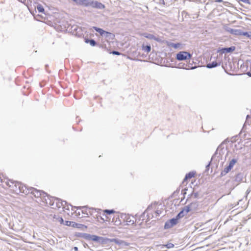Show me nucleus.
I'll return each mask as SVG.
<instances>
[{
  "label": "nucleus",
  "instance_id": "2f4dec72",
  "mask_svg": "<svg viewBox=\"0 0 251 251\" xmlns=\"http://www.w3.org/2000/svg\"><path fill=\"white\" fill-rule=\"evenodd\" d=\"M250 118V116H249V115H247V119H249V118Z\"/></svg>",
  "mask_w": 251,
  "mask_h": 251
},
{
  "label": "nucleus",
  "instance_id": "a211bd4d",
  "mask_svg": "<svg viewBox=\"0 0 251 251\" xmlns=\"http://www.w3.org/2000/svg\"><path fill=\"white\" fill-rule=\"evenodd\" d=\"M161 249H163L164 247H166L167 249L173 248L174 247V245L172 243H168L166 245H161Z\"/></svg>",
  "mask_w": 251,
  "mask_h": 251
},
{
  "label": "nucleus",
  "instance_id": "2eb2a0df",
  "mask_svg": "<svg viewBox=\"0 0 251 251\" xmlns=\"http://www.w3.org/2000/svg\"><path fill=\"white\" fill-rule=\"evenodd\" d=\"M191 207L188 205L185 206L181 211L186 215L191 211Z\"/></svg>",
  "mask_w": 251,
  "mask_h": 251
},
{
  "label": "nucleus",
  "instance_id": "0eeeda50",
  "mask_svg": "<svg viewBox=\"0 0 251 251\" xmlns=\"http://www.w3.org/2000/svg\"><path fill=\"white\" fill-rule=\"evenodd\" d=\"M65 225L69 226H72L75 228H80L82 227V225L76 223L75 222L72 221H66L65 222Z\"/></svg>",
  "mask_w": 251,
  "mask_h": 251
},
{
  "label": "nucleus",
  "instance_id": "6e6552de",
  "mask_svg": "<svg viewBox=\"0 0 251 251\" xmlns=\"http://www.w3.org/2000/svg\"><path fill=\"white\" fill-rule=\"evenodd\" d=\"M166 45L168 47L173 48L175 49H180L181 48V44L180 43L175 44L169 42H166Z\"/></svg>",
  "mask_w": 251,
  "mask_h": 251
},
{
  "label": "nucleus",
  "instance_id": "39448f33",
  "mask_svg": "<svg viewBox=\"0 0 251 251\" xmlns=\"http://www.w3.org/2000/svg\"><path fill=\"white\" fill-rule=\"evenodd\" d=\"M93 28H94L96 31L99 32L101 36H105L106 37H108L109 35H112V33L110 32L104 31L101 28L97 27L96 26H93ZM114 36V35H113Z\"/></svg>",
  "mask_w": 251,
  "mask_h": 251
},
{
  "label": "nucleus",
  "instance_id": "7ed1b4c3",
  "mask_svg": "<svg viewBox=\"0 0 251 251\" xmlns=\"http://www.w3.org/2000/svg\"><path fill=\"white\" fill-rule=\"evenodd\" d=\"M115 213V211L113 210H104L102 211V213H100V219L103 221L110 222L112 217V214Z\"/></svg>",
  "mask_w": 251,
  "mask_h": 251
},
{
  "label": "nucleus",
  "instance_id": "9b49d317",
  "mask_svg": "<svg viewBox=\"0 0 251 251\" xmlns=\"http://www.w3.org/2000/svg\"><path fill=\"white\" fill-rule=\"evenodd\" d=\"M235 50V47L234 46L231 47L230 48H223L221 50V52L223 53L230 52H232Z\"/></svg>",
  "mask_w": 251,
  "mask_h": 251
},
{
  "label": "nucleus",
  "instance_id": "4468645a",
  "mask_svg": "<svg viewBox=\"0 0 251 251\" xmlns=\"http://www.w3.org/2000/svg\"><path fill=\"white\" fill-rule=\"evenodd\" d=\"M142 50L147 53H149L151 50V47L150 45H143L142 47Z\"/></svg>",
  "mask_w": 251,
  "mask_h": 251
},
{
  "label": "nucleus",
  "instance_id": "6ab92c4d",
  "mask_svg": "<svg viewBox=\"0 0 251 251\" xmlns=\"http://www.w3.org/2000/svg\"><path fill=\"white\" fill-rule=\"evenodd\" d=\"M53 218L54 219H56V220L57 221H58L60 223V224L64 225L65 223H64V221L62 217H56V216L54 215L53 216Z\"/></svg>",
  "mask_w": 251,
  "mask_h": 251
},
{
  "label": "nucleus",
  "instance_id": "f8f14e48",
  "mask_svg": "<svg viewBox=\"0 0 251 251\" xmlns=\"http://www.w3.org/2000/svg\"><path fill=\"white\" fill-rule=\"evenodd\" d=\"M196 175V173L193 172H189V173L187 174L185 176V178L183 180V181H186L188 179H190V178L194 177Z\"/></svg>",
  "mask_w": 251,
  "mask_h": 251
},
{
  "label": "nucleus",
  "instance_id": "c756f323",
  "mask_svg": "<svg viewBox=\"0 0 251 251\" xmlns=\"http://www.w3.org/2000/svg\"><path fill=\"white\" fill-rule=\"evenodd\" d=\"M129 222L131 223V224H134V221H130Z\"/></svg>",
  "mask_w": 251,
  "mask_h": 251
},
{
  "label": "nucleus",
  "instance_id": "1a4fd4ad",
  "mask_svg": "<svg viewBox=\"0 0 251 251\" xmlns=\"http://www.w3.org/2000/svg\"><path fill=\"white\" fill-rule=\"evenodd\" d=\"M229 31L231 34L237 36H243V34L244 33V32H243L240 29H231Z\"/></svg>",
  "mask_w": 251,
  "mask_h": 251
},
{
  "label": "nucleus",
  "instance_id": "cd10ccee",
  "mask_svg": "<svg viewBox=\"0 0 251 251\" xmlns=\"http://www.w3.org/2000/svg\"><path fill=\"white\" fill-rule=\"evenodd\" d=\"M34 192H35L37 193V195H38V194L40 195V192H39L38 191H37V190H35H35H33V191H32V193L33 194H34Z\"/></svg>",
  "mask_w": 251,
  "mask_h": 251
},
{
  "label": "nucleus",
  "instance_id": "72a5a7b5",
  "mask_svg": "<svg viewBox=\"0 0 251 251\" xmlns=\"http://www.w3.org/2000/svg\"><path fill=\"white\" fill-rule=\"evenodd\" d=\"M75 250H77V247H75Z\"/></svg>",
  "mask_w": 251,
  "mask_h": 251
},
{
  "label": "nucleus",
  "instance_id": "7c9ffc66",
  "mask_svg": "<svg viewBox=\"0 0 251 251\" xmlns=\"http://www.w3.org/2000/svg\"><path fill=\"white\" fill-rule=\"evenodd\" d=\"M248 75H249L250 76H251V73H248Z\"/></svg>",
  "mask_w": 251,
  "mask_h": 251
},
{
  "label": "nucleus",
  "instance_id": "412c9836",
  "mask_svg": "<svg viewBox=\"0 0 251 251\" xmlns=\"http://www.w3.org/2000/svg\"><path fill=\"white\" fill-rule=\"evenodd\" d=\"M144 36L147 38H149V39H155L156 40H157L155 38V37L153 35H151V34H144Z\"/></svg>",
  "mask_w": 251,
  "mask_h": 251
},
{
  "label": "nucleus",
  "instance_id": "473e14b6",
  "mask_svg": "<svg viewBox=\"0 0 251 251\" xmlns=\"http://www.w3.org/2000/svg\"><path fill=\"white\" fill-rule=\"evenodd\" d=\"M19 1H21V2H23L24 1H25V0H19Z\"/></svg>",
  "mask_w": 251,
  "mask_h": 251
},
{
  "label": "nucleus",
  "instance_id": "b1692460",
  "mask_svg": "<svg viewBox=\"0 0 251 251\" xmlns=\"http://www.w3.org/2000/svg\"><path fill=\"white\" fill-rule=\"evenodd\" d=\"M185 215L181 211L176 216L177 219H180L183 217Z\"/></svg>",
  "mask_w": 251,
  "mask_h": 251
},
{
  "label": "nucleus",
  "instance_id": "f257e3e1",
  "mask_svg": "<svg viewBox=\"0 0 251 251\" xmlns=\"http://www.w3.org/2000/svg\"><path fill=\"white\" fill-rule=\"evenodd\" d=\"M72 210H75L74 214L77 218H83L89 217L92 214L93 209L87 207H74Z\"/></svg>",
  "mask_w": 251,
  "mask_h": 251
},
{
  "label": "nucleus",
  "instance_id": "393cba45",
  "mask_svg": "<svg viewBox=\"0 0 251 251\" xmlns=\"http://www.w3.org/2000/svg\"><path fill=\"white\" fill-rule=\"evenodd\" d=\"M231 169L232 168L231 167H229V166L228 165V166L225 168L224 172L225 173V174H226L228 173L231 170Z\"/></svg>",
  "mask_w": 251,
  "mask_h": 251
},
{
  "label": "nucleus",
  "instance_id": "4be33fe9",
  "mask_svg": "<svg viewBox=\"0 0 251 251\" xmlns=\"http://www.w3.org/2000/svg\"><path fill=\"white\" fill-rule=\"evenodd\" d=\"M237 161L236 159H232L229 163V167H231V168H233V166L235 164V163H236Z\"/></svg>",
  "mask_w": 251,
  "mask_h": 251
},
{
  "label": "nucleus",
  "instance_id": "ddd939ff",
  "mask_svg": "<svg viewBox=\"0 0 251 251\" xmlns=\"http://www.w3.org/2000/svg\"><path fill=\"white\" fill-rule=\"evenodd\" d=\"M112 222L113 223L115 226H118L121 224V221L118 216H114Z\"/></svg>",
  "mask_w": 251,
  "mask_h": 251
},
{
  "label": "nucleus",
  "instance_id": "bb28decb",
  "mask_svg": "<svg viewBox=\"0 0 251 251\" xmlns=\"http://www.w3.org/2000/svg\"><path fill=\"white\" fill-rule=\"evenodd\" d=\"M111 53L114 55H120V53L117 51H113Z\"/></svg>",
  "mask_w": 251,
  "mask_h": 251
},
{
  "label": "nucleus",
  "instance_id": "5701e85b",
  "mask_svg": "<svg viewBox=\"0 0 251 251\" xmlns=\"http://www.w3.org/2000/svg\"><path fill=\"white\" fill-rule=\"evenodd\" d=\"M243 36L248 37V38L251 39V32H244L243 34Z\"/></svg>",
  "mask_w": 251,
  "mask_h": 251
},
{
  "label": "nucleus",
  "instance_id": "423d86ee",
  "mask_svg": "<svg viewBox=\"0 0 251 251\" xmlns=\"http://www.w3.org/2000/svg\"><path fill=\"white\" fill-rule=\"evenodd\" d=\"M111 242H114L116 244L118 245L124 246H128L130 244L123 240H120L118 239H112L110 240Z\"/></svg>",
  "mask_w": 251,
  "mask_h": 251
},
{
  "label": "nucleus",
  "instance_id": "f3484780",
  "mask_svg": "<svg viewBox=\"0 0 251 251\" xmlns=\"http://www.w3.org/2000/svg\"><path fill=\"white\" fill-rule=\"evenodd\" d=\"M218 64L216 61H213L211 63H209L207 65V67L208 68H212L217 66Z\"/></svg>",
  "mask_w": 251,
  "mask_h": 251
},
{
  "label": "nucleus",
  "instance_id": "20e7f679",
  "mask_svg": "<svg viewBox=\"0 0 251 251\" xmlns=\"http://www.w3.org/2000/svg\"><path fill=\"white\" fill-rule=\"evenodd\" d=\"M191 54L187 51H180L176 55V59L177 60H187L191 58Z\"/></svg>",
  "mask_w": 251,
  "mask_h": 251
},
{
  "label": "nucleus",
  "instance_id": "9d476101",
  "mask_svg": "<svg viewBox=\"0 0 251 251\" xmlns=\"http://www.w3.org/2000/svg\"><path fill=\"white\" fill-rule=\"evenodd\" d=\"M16 187H18L19 189V193H25L26 192V187L21 183H17L16 184Z\"/></svg>",
  "mask_w": 251,
  "mask_h": 251
},
{
  "label": "nucleus",
  "instance_id": "f03ea898",
  "mask_svg": "<svg viewBox=\"0 0 251 251\" xmlns=\"http://www.w3.org/2000/svg\"><path fill=\"white\" fill-rule=\"evenodd\" d=\"M74 1L78 4L85 6H92L95 7L100 8L101 6L104 7L101 3L97 1H90L89 0H74Z\"/></svg>",
  "mask_w": 251,
  "mask_h": 251
},
{
  "label": "nucleus",
  "instance_id": "a878e982",
  "mask_svg": "<svg viewBox=\"0 0 251 251\" xmlns=\"http://www.w3.org/2000/svg\"><path fill=\"white\" fill-rule=\"evenodd\" d=\"M178 219H177V218L176 217V219H172L170 220V223L172 224V225H176V223H177V220H178Z\"/></svg>",
  "mask_w": 251,
  "mask_h": 251
},
{
  "label": "nucleus",
  "instance_id": "aec40b11",
  "mask_svg": "<svg viewBox=\"0 0 251 251\" xmlns=\"http://www.w3.org/2000/svg\"><path fill=\"white\" fill-rule=\"evenodd\" d=\"M37 9L39 12H41V13L44 12V8L43 7V6L41 4H38L37 6Z\"/></svg>",
  "mask_w": 251,
  "mask_h": 251
},
{
  "label": "nucleus",
  "instance_id": "c85d7f7f",
  "mask_svg": "<svg viewBox=\"0 0 251 251\" xmlns=\"http://www.w3.org/2000/svg\"><path fill=\"white\" fill-rule=\"evenodd\" d=\"M216 2H221L223 1L222 0H215Z\"/></svg>",
  "mask_w": 251,
  "mask_h": 251
},
{
  "label": "nucleus",
  "instance_id": "dca6fc26",
  "mask_svg": "<svg viewBox=\"0 0 251 251\" xmlns=\"http://www.w3.org/2000/svg\"><path fill=\"white\" fill-rule=\"evenodd\" d=\"M84 40L86 43H89L92 46H95L96 45V42L93 39L89 40L86 38Z\"/></svg>",
  "mask_w": 251,
  "mask_h": 251
}]
</instances>
